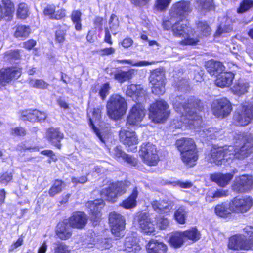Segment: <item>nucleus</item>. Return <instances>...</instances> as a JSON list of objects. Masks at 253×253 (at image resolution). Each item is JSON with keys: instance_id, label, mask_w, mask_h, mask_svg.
I'll return each instance as SVG.
<instances>
[{"instance_id": "nucleus-48", "label": "nucleus", "mask_w": 253, "mask_h": 253, "mask_svg": "<svg viewBox=\"0 0 253 253\" xmlns=\"http://www.w3.org/2000/svg\"><path fill=\"white\" fill-rule=\"evenodd\" d=\"M29 84L32 87L42 89H46L49 86V84L42 79H31Z\"/></svg>"}, {"instance_id": "nucleus-33", "label": "nucleus", "mask_w": 253, "mask_h": 253, "mask_svg": "<svg viewBox=\"0 0 253 253\" xmlns=\"http://www.w3.org/2000/svg\"><path fill=\"white\" fill-rule=\"evenodd\" d=\"M233 149L234 147L232 146H228L227 149L223 147L213 148L211 150V158H219L230 156L234 154L231 152Z\"/></svg>"}, {"instance_id": "nucleus-28", "label": "nucleus", "mask_w": 253, "mask_h": 253, "mask_svg": "<svg viewBox=\"0 0 253 253\" xmlns=\"http://www.w3.org/2000/svg\"><path fill=\"white\" fill-rule=\"evenodd\" d=\"M148 253H166L167 247L162 242L152 240L146 245Z\"/></svg>"}, {"instance_id": "nucleus-61", "label": "nucleus", "mask_w": 253, "mask_h": 253, "mask_svg": "<svg viewBox=\"0 0 253 253\" xmlns=\"http://www.w3.org/2000/svg\"><path fill=\"white\" fill-rule=\"evenodd\" d=\"M157 224L161 229H165L169 226V222L167 218L161 217L158 220Z\"/></svg>"}, {"instance_id": "nucleus-12", "label": "nucleus", "mask_w": 253, "mask_h": 253, "mask_svg": "<svg viewBox=\"0 0 253 253\" xmlns=\"http://www.w3.org/2000/svg\"><path fill=\"white\" fill-rule=\"evenodd\" d=\"M236 147H240L237 151L243 157H248L249 154L252 152L253 147V139L251 135H240L238 137V141L236 142Z\"/></svg>"}, {"instance_id": "nucleus-34", "label": "nucleus", "mask_w": 253, "mask_h": 253, "mask_svg": "<svg viewBox=\"0 0 253 253\" xmlns=\"http://www.w3.org/2000/svg\"><path fill=\"white\" fill-rule=\"evenodd\" d=\"M2 3L3 7L0 4V17L12 16L14 11L13 3L10 0H2Z\"/></svg>"}, {"instance_id": "nucleus-59", "label": "nucleus", "mask_w": 253, "mask_h": 253, "mask_svg": "<svg viewBox=\"0 0 253 253\" xmlns=\"http://www.w3.org/2000/svg\"><path fill=\"white\" fill-rule=\"evenodd\" d=\"M173 186H178L181 188H190L193 186V183L189 181H182L177 180L171 182Z\"/></svg>"}, {"instance_id": "nucleus-22", "label": "nucleus", "mask_w": 253, "mask_h": 253, "mask_svg": "<svg viewBox=\"0 0 253 253\" xmlns=\"http://www.w3.org/2000/svg\"><path fill=\"white\" fill-rule=\"evenodd\" d=\"M126 94L138 102H142L145 98V92L140 85L132 84L127 86Z\"/></svg>"}, {"instance_id": "nucleus-49", "label": "nucleus", "mask_w": 253, "mask_h": 253, "mask_svg": "<svg viewBox=\"0 0 253 253\" xmlns=\"http://www.w3.org/2000/svg\"><path fill=\"white\" fill-rule=\"evenodd\" d=\"M37 110H26L21 112V119L23 121L28 120L30 122L37 121Z\"/></svg>"}, {"instance_id": "nucleus-62", "label": "nucleus", "mask_w": 253, "mask_h": 253, "mask_svg": "<svg viewBox=\"0 0 253 253\" xmlns=\"http://www.w3.org/2000/svg\"><path fill=\"white\" fill-rule=\"evenodd\" d=\"M233 29V28L229 26H224L223 27L220 26V27L217 29L216 31L215 35L216 36H220L223 33H229Z\"/></svg>"}, {"instance_id": "nucleus-52", "label": "nucleus", "mask_w": 253, "mask_h": 253, "mask_svg": "<svg viewBox=\"0 0 253 253\" xmlns=\"http://www.w3.org/2000/svg\"><path fill=\"white\" fill-rule=\"evenodd\" d=\"M29 7L28 5L24 3H20L18 5L17 10V16L20 19H25L29 15Z\"/></svg>"}, {"instance_id": "nucleus-17", "label": "nucleus", "mask_w": 253, "mask_h": 253, "mask_svg": "<svg viewBox=\"0 0 253 253\" xmlns=\"http://www.w3.org/2000/svg\"><path fill=\"white\" fill-rule=\"evenodd\" d=\"M228 248L233 250L251 249L245 237L242 235H235L231 237L229 239Z\"/></svg>"}, {"instance_id": "nucleus-13", "label": "nucleus", "mask_w": 253, "mask_h": 253, "mask_svg": "<svg viewBox=\"0 0 253 253\" xmlns=\"http://www.w3.org/2000/svg\"><path fill=\"white\" fill-rule=\"evenodd\" d=\"M120 141L128 149L132 151L136 149L138 139L134 131H130L125 129H122L120 131Z\"/></svg>"}, {"instance_id": "nucleus-37", "label": "nucleus", "mask_w": 253, "mask_h": 253, "mask_svg": "<svg viewBox=\"0 0 253 253\" xmlns=\"http://www.w3.org/2000/svg\"><path fill=\"white\" fill-rule=\"evenodd\" d=\"M92 117L89 118L90 126H92V129L94 130V132L98 138L102 141V137L99 133L98 129L95 127L93 122H99L101 118V110L100 108H95L91 112Z\"/></svg>"}, {"instance_id": "nucleus-35", "label": "nucleus", "mask_w": 253, "mask_h": 253, "mask_svg": "<svg viewBox=\"0 0 253 253\" xmlns=\"http://www.w3.org/2000/svg\"><path fill=\"white\" fill-rule=\"evenodd\" d=\"M169 241L172 247L178 248L181 247L184 243L185 238L182 232L178 231L172 233Z\"/></svg>"}, {"instance_id": "nucleus-18", "label": "nucleus", "mask_w": 253, "mask_h": 253, "mask_svg": "<svg viewBox=\"0 0 253 253\" xmlns=\"http://www.w3.org/2000/svg\"><path fill=\"white\" fill-rule=\"evenodd\" d=\"M44 15L52 20H61L66 16V10L63 8H56L54 4H48L43 11Z\"/></svg>"}, {"instance_id": "nucleus-64", "label": "nucleus", "mask_w": 253, "mask_h": 253, "mask_svg": "<svg viewBox=\"0 0 253 253\" xmlns=\"http://www.w3.org/2000/svg\"><path fill=\"white\" fill-rule=\"evenodd\" d=\"M229 194V191L227 190H218L216 191L213 194L212 197L213 198H218L225 197Z\"/></svg>"}, {"instance_id": "nucleus-21", "label": "nucleus", "mask_w": 253, "mask_h": 253, "mask_svg": "<svg viewBox=\"0 0 253 253\" xmlns=\"http://www.w3.org/2000/svg\"><path fill=\"white\" fill-rule=\"evenodd\" d=\"M191 11L190 3L188 1H181L172 5L171 8V16L185 17Z\"/></svg>"}, {"instance_id": "nucleus-1", "label": "nucleus", "mask_w": 253, "mask_h": 253, "mask_svg": "<svg viewBox=\"0 0 253 253\" xmlns=\"http://www.w3.org/2000/svg\"><path fill=\"white\" fill-rule=\"evenodd\" d=\"M172 101L174 109L181 115L179 120L173 121L175 127L195 128L200 125L201 117L198 113L202 105L199 100L194 97L186 99L181 95L175 97Z\"/></svg>"}, {"instance_id": "nucleus-46", "label": "nucleus", "mask_w": 253, "mask_h": 253, "mask_svg": "<svg viewBox=\"0 0 253 253\" xmlns=\"http://www.w3.org/2000/svg\"><path fill=\"white\" fill-rule=\"evenodd\" d=\"M196 24L201 37L207 36L211 34V28L206 22L198 21Z\"/></svg>"}, {"instance_id": "nucleus-25", "label": "nucleus", "mask_w": 253, "mask_h": 253, "mask_svg": "<svg viewBox=\"0 0 253 253\" xmlns=\"http://www.w3.org/2000/svg\"><path fill=\"white\" fill-rule=\"evenodd\" d=\"M67 220L58 224L56 229V235L61 240H67L70 238L72 234V231Z\"/></svg>"}, {"instance_id": "nucleus-57", "label": "nucleus", "mask_w": 253, "mask_h": 253, "mask_svg": "<svg viewBox=\"0 0 253 253\" xmlns=\"http://www.w3.org/2000/svg\"><path fill=\"white\" fill-rule=\"evenodd\" d=\"M245 233L249 238V242L248 243L251 249H253V227L247 226L244 229Z\"/></svg>"}, {"instance_id": "nucleus-56", "label": "nucleus", "mask_w": 253, "mask_h": 253, "mask_svg": "<svg viewBox=\"0 0 253 253\" xmlns=\"http://www.w3.org/2000/svg\"><path fill=\"white\" fill-rule=\"evenodd\" d=\"M96 245L99 248L101 249H109L112 245L111 239L105 238L99 240L97 241Z\"/></svg>"}, {"instance_id": "nucleus-30", "label": "nucleus", "mask_w": 253, "mask_h": 253, "mask_svg": "<svg viewBox=\"0 0 253 253\" xmlns=\"http://www.w3.org/2000/svg\"><path fill=\"white\" fill-rule=\"evenodd\" d=\"M136 238L134 236L126 237L124 242V250L130 253H135L140 247L136 243Z\"/></svg>"}, {"instance_id": "nucleus-27", "label": "nucleus", "mask_w": 253, "mask_h": 253, "mask_svg": "<svg viewBox=\"0 0 253 253\" xmlns=\"http://www.w3.org/2000/svg\"><path fill=\"white\" fill-rule=\"evenodd\" d=\"M139 154L142 158H155L157 154L156 148L152 143L149 142L143 143Z\"/></svg>"}, {"instance_id": "nucleus-24", "label": "nucleus", "mask_w": 253, "mask_h": 253, "mask_svg": "<svg viewBox=\"0 0 253 253\" xmlns=\"http://www.w3.org/2000/svg\"><path fill=\"white\" fill-rule=\"evenodd\" d=\"M151 204L153 209L161 214L168 213L172 208V203L167 200H155Z\"/></svg>"}, {"instance_id": "nucleus-47", "label": "nucleus", "mask_w": 253, "mask_h": 253, "mask_svg": "<svg viewBox=\"0 0 253 253\" xmlns=\"http://www.w3.org/2000/svg\"><path fill=\"white\" fill-rule=\"evenodd\" d=\"M30 33V29L29 26L25 25L18 26L14 33V36L18 38H26Z\"/></svg>"}, {"instance_id": "nucleus-54", "label": "nucleus", "mask_w": 253, "mask_h": 253, "mask_svg": "<svg viewBox=\"0 0 253 253\" xmlns=\"http://www.w3.org/2000/svg\"><path fill=\"white\" fill-rule=\"evenodd\" d=\"M118 63L131 64L135 66H145L154 64V62H149L147 61H140L137 63H134L131 60H117L116 61Z\"/></svg>"}, {"instance_id": "nucleus-5", "label": "nucleus", "mask_w": 253, "mask_h": 253, "mask_svg": "<svg viewBox=\"0 0 253 253\" xmlns=\"http://www.w3.org/2000/svg\"><path fill=\"white\" fill-rule=\"evenodd\" d=\"M176 145L183 158L197 157L196 146L193 139L182 138L176 141Z\"/></svg>"}, {"instance_id": "nucleus-39", "label": "nucleus", "mask_w": 253, "mask_h": 253, "mask_svg": "<svg viewBox=\"0 0 253 253\" xmlns=\"http://www.w3.org/2000/svg\"><path fill=\"white\" fill-rule=\"evenodd\" d=\"M138 196V191L136 188H135L130 196L123 201L121 205L126 209H130L136 206V199Z\"/></svg>"}, {"instance_id": "nucleus-55", "label": "nucleus", "mask_w": 253, "mask_h": 253, "mask_svg": "<svg viewBox=\"0 0 253 253\" xmlns=\"http://www.w3.org/2000/svg\"><path fill=\"white\" fill-rule=\"evenodd\" d=\"M171 1V0H157L155 2V7L159 11L165 10Z\"/></svg>"}, {"instance_id": "nucleus-50", "label": "nucleus", "mask_w": 253, "mask_h": 253, "mask_svg": "<svg viewBox=\"0 0 253 253\" xmlns=\"http://www.w3.org/2000/svg\"><path fill=\"white\" fill-rule=\"evenodd\" d=\"M63 184L64 182L62 181L59 180H55L49 190L48 193L49 195L53 197L61 192Z\"/></svg>"}, {"instance_id": "nucleus-43", "label": "nucleus", "mask_w": 253, "mask_h": 253, "mask_svg": "<svg viewBox=\"0 0 253 253\" xmlns=\"http://www.w3.org/2000/svg\"><path fill=\"white\" fill-rule=\"evenodd\" d=\"M182 233L185 239H187L193 242H196L201 237L200 233L196 228H192L182 232Z\"/></svg>"}, {"instance_id": "nucleus-16", "label": "nucleus", "mask_w": 253, "mask_h": 253, "mask_svg": "<svg viewBox=\"0 0 253 253\" xmlns=\"http://www.w3.org/2000/svg\"><path fill=\"white\" fill-rule=\"evenodd\" d=\"M135 221L138 223L140 228L143 233L151 235L154 232V225L151 222L150 219L146 213H138L135 218Z\"/></svg>"}, {"instance_id": "nucleus-8", "label": "nucleus", "mask_w": 253, "mask_h": 253, "mask_svg": "<svg viewBox=\"0 0 253 253\" xmlns=\"http://www.w3.org/2000/svg\"><path fill=\"white\" fill-rule=\"evenodd\" d=\"M232 110L231 104L226 98L216 100L212 104L213 114L217 118H224L228 116Z\"/></svg>"}, {"instance_id": "nucleus-58", "label": "nucleus", "mask_w": 253, "mask_h": 253, "mask_svg": "<svg viewBox=\"0 0 253 253\" xmlns=\"http://www.w3.org/2000/svg\"><path fill=\"white\" fill-rule=\"evenodd\" d=\"M245 233L249 238V242L248 243L251 249H253V227L247 226L244 229Z\"/></svg>"}, {"instance_id": "nucleus-4", "label": "nucleus", "mask_w": 253, "mask_h": 253, "mask_svg": "<svg viewBox=\"0 0 253 253\" xmlns=\"http://www.w3.org/2000/svg\"><path fill=\"white\" fill-rule=\"evenodd\" d=\"M168 104L163 100L157 101L150 108V118L156 123H162L168 118L170 112Z\"/></svg>"}, {"instance_id": "nucleus-32", "label": "nucleus", "mask_w": 253, "mask_h": 253, "mask_svg": "<svg viewBox=\"0 0 253 253\" xmlns=\"http://www.w3.org/2000/svg\"><path fill=\"white\" fill-rule=\"evenodd\" d=\"M249 88L248 82L244 79H240L235 83L232 90L234 93L241 95L247 92Z\"/></svg>"}, {"instance_id": "nucleus-60", "label": "nucleus", "mask_w": 253, "mask_h": 253, "mask_svg": "<svg viewBox=\"0 0 253 253\" xmlns=\"http://www.w3.org/2000/svg\"><path fill=\"white\" fill-rule=\"evenodd\" d=\"M110 89L109 84L108 83L104 84L101 86L99 90V95L102 99H104L109 94Z\"/></svg>"}, {"instance_id": "nucleus-15", "label": "nucleus", "mask_w": 253, "mask_h": 253, "mask_svg": "<svg viewBox=\"0 0 253 253\" xmlns=\"http://www.w3.org/2000/svg\"><path fill=\"white\" fill-rule=\"evenodd\" d=\"M67 220L70 227L83 229L87 223L88 218L84 212L76 211L73 212Z\"/></svg>"}, {"instance_id": "nucleus-7", "label": "nucleus", "mask_w": 253, "mask_h": 253, "mask_svg": "<svg viewBox=\"0 0 253 253\" xmlns=\"http://www.w3.org/2000/svg\"><path fill=\"white\" fill-rule=\"evenodd\" d=\"M109 222L113 234L118 237L124 235L126 223L125 219L122 215L116 212L110 213Z\"/></svg>"}, {"instance_id": "nucleus-19", "label": "nucleus", "mask_w": 253, "mask_h": 253, "mask_svg": "<svg viewBox=\"0 0 253 253\" xmlns=\"http://www.w3.org/2000/svg\"><path fill=\"white\" fill-rule=\"evenodd\" d=\"M45 138L58 149L61 148L60 141L64 138L63 133L58 128L51 127L46 130Z\"/></svg>"}, {"instance_id": "nucleus-10", "label": "nucleus", "mask_w": 253, "mask_h": 253, "mask_svg": "<svg viewBox=\"0 0 253 253\" xmlns=\"http://www.w3.org/2000/svg\"><path fill=\"white\" fill-rule=\"evenodd\" d=\"M253 201L249 196L235 197L230 203V208L237 213L247 212L252 206Z\"/></svg>"}, {"instance_id": "nucleus-42", "label": "nucleus", "mask_w": 253, "mask_h": 253, "mask_svg": "<svg viewBox=\"0 0 253 253\" xmlns=\"http://www.w3.org/2000/svg\"><path fill=\"white\" fill-rule=\"evenodd\" d=\"M81 16L82 12L79 10H73L70 16L71 21L75 25V29L78 31L82 29Z\"/></svg>"}, {"instance_id": "nucleus-41", "label": "nucleus", "mask_w": 253, "mask_h": 253, "mask_svg": "<svg viewBox=\"0 0 253 253\" xmlns=\"http://www.w3.org/2000/svg\"><path fill=\"white\" fill-rule=\"evenodd\" d=\"M190 28L188 27L186 24L175 23L172 27V30L173 34L177 37H182L187 32L189 31Z\"/></svg>"}, {"instance_id": "nucleus-38", "label": "nucleus", "mask_w": 253, "mask_h": 253, "mask_svg": "<svg viewBox=\"0 0 253 253\" xmlns=\"http://www.w3.org/2000/svg\"><path fill=\"white\" fill-rule=\"evenodd\" d=\"M215 214L221 217H226L233 211L230 208V204L222 203L217 205L214 209Z\"/></svg>"}, {"instance_id": "nucleus-51", "label": "nucleus", "mask_w": 253, "mask_h": 253, "mask_svg": "<svg viewBox=\"0 0 253 253\" xmlns=\"http://www.w3.org/2000/svg\"><path fill=\"white\" fill-rule=\"evenodd\" d=\"M109 29L114 35H116L118 32V29L119 26V22L117 16L112 14L109 20Z\"/></svg>"}, {"instance_id": "nucleus-31", "label": "nucleus", "mask_w": 253, "mask_h": 253, "mask_svg": "<svg viewBox=\"0 0 253 253\" xmlns=\"http://www.w3.org/2000/svg\"><path fill=\"white\" fill-rule=\"evenodd\" d=\"M206 68L207 71L211 75L220 74L223 73L225 69V67L222 63L214 60L208 61L206 64Z\"/></svg>"}, {"instance_id": "nucleus-63", "label": "nucleus", "mask_w": 253, "mask_h": 253, "mask_svg": "<svg viewBox=\"0 0 253 253\" xmlns=\"http://www.w3.org/2000/svg\"><path fill=\"white\" fill-rule=\"evenodd\" d=\"M12 179V175L11 173H5L0 176V183L6 184Z\"/></svg>"}, {"instance_id": "nucleus-2", "label": "nucleus", "mask_w": 253, "mask_h": 253, "mask_svg": "<svg viewBox=\"0 0 253 253\" xmlns=\"http://www.w3.org/2000/svg\"><path fill=\"white\" fill-rule=\"evenodd\" d=\"M106 108L109 117L112 119L118 120L126 113L127 103L121 95L113 94L108 101Z\"/></svg>"}, {"instance_id": "nucleus-20", "label": "nucleus", "mask_w": 253, "mask_h": 253, "mask_svg": "<svg viewBox=\"0 0 253 253\" xmlns=\"http://www.w3.org/2000/svg\"><path fill=\"white\" fill-rule=\"evenodd\" d=\"M104 204V202L102 199H96L86 203V206L89 209L92 214L91 219L94 221L98 222L100 219V211Z\"/></svg>"}, {"instance_id": "nucleus-45", "label": "nucleus", "mask_w": 253, "mask_h": 253, "mask_svg": "<svg viewBox=\"0 0 253 253\" xmlns=\"http://www.w3.org/2000/svg\"><path fill=\"white\" fill-rule=\"evenodd\" d=\"M132 73V70L118 71L114 74V78L119 82H124L131 78Z\"/></svg>"}, {"instance_id": "nucleus-11", "label": "nucleus", "mask_w": 253, "mask_h": 253, "mask_svg": "<svg viewBox=\"0 0 253 253\" xmlns=\"http://www.w3.org/2000/svg\"><path fill=\"white\" fill-rule=\"evenodd\" d=\"M253 188V177L252 176L243 175L236 177L232 189L238 193L247 192Z\"/></svg>"}, {"instance_id": "nucleus-14", "label": "nucleus", "mask_w": 253, "mask_h": 253, "mask_svg": "<svg viewBox=\"0 0 253 253\" xmlns=\"http://www.w3.org/2000/svg\"><path fill=\"white\" fill-rule=\"evenodd\" d=\"M21 70L17 67L2 69L0 70V87L6 85L12 79L21 75Z\"/></svg>"}, {"instance_id": "nucleus-3", "label": "nucleus", "mask_w": 253, "mask_h": 253, "mask_svg": "<svg viewBox=\"0 0 253 253\" xmlns=\"http://www.w3.org/2000/svg\"><path fill=\"white\" fill-rule=\"evenodd\" d=\"M129 182L119 181L112 183L101 192L102 198L108 201L114 202L118 196L124 194L126 188L128 186Z\"/></svg>"}, {"instance_id": "nucleus-29", "label": "nucleus", "mask_w": 253, "mask_h": 253, "mask_svg": "<svg viewBox=\"0 0 253 253\" xmlns=\"http://www.w3.org/2000/svg\"><path fill=\"white\" fill-rule=\"evenodd\" d=\"M233 175L230 173L223 174L221 173H215L210 175L211 180L216 182L219 186L224 187L228 184L232 179Z\"/></svg>"}, {"instance_id": "nucleus-9", "label": "nucleus", "mask_w": 253, "mask_h": 253, "mask_svg": "<svg viewBox=\"0 0 253 253\" xmlns=\"http://www.w3.org/2000/svg\"><path fill=\"white\" fill-rule=\"evenodd\" d=\"M146 114L144 107L140 103L133 105L129 110L127 117L126 125H138L142 121Z\"/></svg>"}, {"instance_id": "nucleus-53", "label": "nucleus", "mask_w": 253, "mask_h": 253, "mask_svg": "<svg viewBox=\"0 0 253 253\" xmlns=\"http://www.w3.org/2000/svg\"><path fill=\"white\" fill-rule=\"evenodd\" d=\"M253 7V0H243L240 4L239 7L237 9L238 13H243Z\"/></svg>"}, {"instance_id": "nucleus-40", "label": "nucleus", "mask_w": 253, "mask_h": 253, "mask_svg": "<svg viewBox=\"0 0 253 253\" xmlns=\"http://www.w3.org/2000/svg\"><path fill=\"white\" fill-rule=\"evenodd\" d=\"M198 9L203 12L214 10L213 0H197Z\"/></svg>"}, {"instance_id": "nucleus-36", "label": "nucleus", "mask_w": 253, "mask_h": 253, "mask_svg": "<svg viewBox=\"0 0 253 253\" xmlns=\"http://www.w3.org/2000/svg\"><path fill=\"white\" fill-rule=\"evenodd\" d=\"M51 253H70L69 247L63 242L57 241L52 244L50 248Z\"/></svg>"}, {"instance_id": "nucleus-26", "label": "nucleus", "mask_w": 253, "mask_h": 253, "mask_svg": "<svg viewBox=\"0 0 253 253\" xmlns=\"http://www.w3.org/2000/svg\"><path fill=\"white\" fill-rule=\"evenodd\" d=\"M234 78V75L231 72H223L219 74L215 80V84L220 87L230 86Z\"/></svg>"}, {"instance_id": "nucleus-6", "label": "nucleus", "mask_w": 253, "mask_h": 253, "mask_svg": "<svg viewBox=\"0 0 253 253\" xmlns=\"http://www.w3.org/2000/svg\"><path fill=\"white\" fill-rule=\"evenodd\" d=\"M165 74L162 70L157 69L151 72L150 81L153 85L152 91L153 93L160 95L165 93Z\"/></svg>"}, {"instance_id": "nucleus-44", "label": "nucleus", "mask_w": 253, "mask_h": 253, "mask_svg": "<svg viewBox=\"0 0 253 253\" xmlns=\"http://www.w3.org/2000/svg\"><path fill=\"white\" fill-rule=\"evenodd\" d=\"M187 215V211L184 207H181L175 211L174 216L179 224H183L185 223Z\"/></svg>"}, {"instance_id": "nucleus-23", "label": "nucleus", "mask_w": 253, "mask_h": 253, "mask_svg": "<svg viewBox=\"0 0 253 253\" xmlns=\"http://www.w3.org/2000/svg\"><path fill=\"white\" fill-rule=\"evenodd\" d=\"M182 40L179 42V44L184 46H194L199 42V37L194 30L190 28L183 36Z\"/></svg>"}]
</instances>
